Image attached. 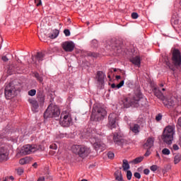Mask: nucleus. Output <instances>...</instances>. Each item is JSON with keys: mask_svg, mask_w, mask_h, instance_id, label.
Instances as JSON below:
<instances>
[{"mask_svg": "<svg viewBox=\"0 0 181 181\" xmlns=\"http://www.w3.org/2000/svg\"><path fill=\"white\" fill-rule=\"evenodd\" d=\"M90 142L93 145V148H95L96 151H98L100 148L101 149H103V148H105V144H104V143L103 142V141H101V139L98 136H95L93 134L90 138Z\"/></svg>", "mask_w": 181, "mask_h": 181, "instance_id": "obj_7", "label": "nucleus"}, {"mask_svg": "<svg viewBox=\"0 0 181 181\" xmlns=\"http://www.w3.org/2000/svg\"><path fill=\"white\" fill-rule=\"evenodd\" d=\"M162 153L163 155L165 156L170 155V150H169L168 148H163L162 150Z\"/></svg>", "mask_w": 181, "mask_h": 181, "instance_id": "obj_33", "label": "nucleus"}, {"mask_svg": "<svg viewBox=\"0 0 181 181\" xmlns=\"http://www.w3.org/2000/svg\"><path fill=\"white\" fill-rule=\"evenodd\" d=\"M153 93H154L156 97L159 98L160 100L165 99V96L163 95V93H162V92L160 90H158V88H156V87L153 88Z\"/></svg>", "mask_w": 181, "mask_h": 181, "instance_id": "obj_19", "label": "nucleus"}, {"mask_svg": "<svg viewBox=\"0 0 181 181\" xmlns=\"http://www.w3.org/2000/svg\"><path fill=\"white\" fill-rule=\"evenodd\" d=\"M106 76L105 74H104V72L99 71L97 72V76H96V79L98 83V84H101V86H103V84H104V80Z\"/></svg>", "mask_w": 181, "mask_h": 181, "instance_id": "obj_14", "label": "nucleus"}, {"mask_svg": "<svg viewBox=\"0 0 181 181\" xmlns=\"http://www.w3.org/2000/svg\"><path fill=\"white\" fill-rule=\"evenodd\" d=\"M149 155H151V151L149 150H147V151L144 154V156H149Z\"/></svg>", "mask_w": 181, "mask_h": 181, "instance_id": "obj_50", "label": "nucleus"}, {"mask_svg": "<svg viewBox=\"0 0 181 181\" xmlns=\"http://www.w3.org/2000/svg\"><path fill=\"white\" fill-rule=\"evenodd\" d=\"M146 103V99H144V95L141 91H137L132 98H126L124 100L123 104L126 108H129V107H138L141 105H144Z\"/></svg>", "mask_w": 181, "mask_h": 181, "instance_id": "obj_1", "label": "nucleus"}, {"mask_svg": "<svg viewBox=\"0 0 181 181\" xmlns=\"http://www.w3.org/2000/svg\"><path fill=\"white\" fill-rule=\"evenodd\" d=\"M3 181H6V178H5Z\"/></svg>", "mask_w": 181, "mask_h": 181, "instance_id": "obj_61", "label": "nucleus"}, {"mask_svg": "<svg viewBox=\"0 0 181 181\" xmlns=\"http://www.w3.org/2000/svg\"><path fill=\"white\" fill-rule=\"evenodd\" d=\"M59 124L62 127H70V124H71V116H70V113H69V112L64 111L62 112L59 119Z\"/></svg>", "mask_w": 181, "mask_h": 181, "instance_id": "obj_5", "label": "nucleus"}, {"mask_svg": "<svg viewBox=\"0 0 181 181\" xmlns=\"http://www.w3.org/2000/svg\"><path fill=\"white\" fill-rule=\"evenodd\" d=\"M158 165H153L150 167V169L152 172H156V170H158Z\"/></svg>", "mask_w": 181, "mask_h": 181, "instance_id": "obj_36", "label": "nucleus"}, {"mask_svg": "<svg viewBox=\"0 0 181 181\" xmlns=\"http://www.w3.org/2000/svg\"><path fill=\"white\" fill-rule=\"evenodd\" d=\"M127 180H131V179H132V172H131V170L127 171Z\"/></svg>", "mask_w": 181, "mask_h": 181, "instance_id": "obj_34", "label": "nucleus"}, {"mask_svg": "<svg viewBox=\"0 0 181 181\" xmlns=\"http://www.w3.org/2000/svg\"><path fill=\"white\" fill-rule=\"evenodd\" d=\"M37 181H45V177H40Z\"/></svg>", "mask_w": 181, "mask_h": 181, "instance_id": "obj_53", "label": "nucleus"}, {"mask_svg": "<svg viewBox=\"0 0 181 181\" xmlns=\"http://www.w3.org/2000/svg\"><path fill=\"white\" fill-rule=\"evenodd\" d=\"M81 181H88V180L86 179H83V180H81Z\"/></svg>", "mask_w": 181, "mask_h": 181, "instance_id": "obj_58", "label": "nucleus"}, {"mask_svg": "<svg viewBox=\"0 0 181 181\" xmlns=\"http://www.w3.org/2000/svg\"><path fill=\"white\" fill-rule=\"evenodd\" d=\"M165 89L163 88V89H162V91H165Z\"/></svg>", "mask_w": 181, "mask_h": 181, "instance_id": "obj_59", "label": "nucleus"}, {"mask_svg": "<svg viewBox=\"0 0 181 181\" xmlns=\"http://www.w3.org/2000/svg\"><path fill=\"white\" fill-rule=\"evenodd\" d=\"M181 160V156L180 154H177L174 157V163L175 165H177L179 162Z\"/></svg>", "mask_w": 181, "mask_h": 181, "instance_id": "obj_29", "label": "nucleus"}, {"mask_svg": "<svg viewBox=\"0 0 181 181\" xmlns=\"http://www.w3.org/2000/svg\"><path fill=\"white\" fill-rule=\"evenodd\" d=\"M30 162H32V158L28 156L23 158L19 160L20 165H28V163H30Z\"/></svg>", "mask_w": 181, "mask_h": 181, "instance_id": "obj_22", "label": "nucleus"}, {"mask_svg": "<svg viewBox=\"0 0 181 181\" xmlns=\"http://www.w3.org/2000/svg\"><path fill=\"white\" fill-rule=\"evenodd\" d=\"M139 129H141V126H139V124H134L130 127V130L135 135H138V134H139L140 132Z\"/></svg>", "mask_w": 181, "mask_h": 181, "instance_id": "obj_20", "label": "nucleus"}, {"mask_svg": "<svg viewBox=\"0 0 181 181\" xmlns=\"http://www.w3.org/2000/svg\"><path fill=\"white\" fill-rule=\"evenodd\" d=\"M174 105H175V101L170 99L168 101V103L165 104V107L168 108H170Z\"/></svg>", "mask_w": 181, "mask_h": 181, "instance_id": "obj_31", "label": "nucleus"}, {"mask_svg": "<svg viewBox=\"0 0 181 181\" xmlns=\"http://www.w3.org/2000/svg\"><path fill=\"white\" fill-rule=\"evenodd\" d=\"M156 121H161L162 120V114H158L156 117Z\"/></svg>", "mask_w": 181, "mask_h": 181, "instance_id": "obj_42", "label": "nucleus"}, {"mask_svg": "<svg viewBox=\"0 0 181 181\" xmlns=\"http://www.w3.org/2000/svg\"><path fill=\"white\" fill-rule=\"evenodd\" d=\"M149 173H150L149 169H148V168L144 169V175H148Z\"/></svg>", "mask_w": 181, "mask_h": 181, "instance_id": "obj_48", "label": "nucleus"}, {"mask_svg": "<svg viewBox=\"0 0 181 181\" xmlns=\"http://www.w3.org/2000/svg\"><path fill=\"white\" fill-rule=\"evenodd\" d=\"M94 112H96L95 115V119H96V121H101V119H104V117L107 115V111L103 107H94L91 118H93Z\"/></svg>", "mask_w": 181, "mask_h": 181, "instance_id": "obj_6", "label": "nucleus"}, {"mask_svg": "<svg viewBox=\"0 0 181 181\" xmlns=\"http://www.w3.org/2000/svg\"><path fill=\"white\" fill-rule=\"evenodd\" d=\"M121 76H116V80H120Z\"/></svg>", "mask_w": 181, "mask_h": 181, "instance_id": "obj_54", "label": "nucleus"}, {"mask_svg": "<svg viewBox=\"0 0 181 181\" xmlns=\"http://www.w3.org/2000/svg\"><path fill=\"white\" fill-rule=\"evenodd\" d=\"M138 16H139V15L137 14V13H132V19H138Z\"/></svg>", "mask_w": 181, "mask_h": 181, "instance_id": "obj_40", "label": "nucleus"}, {"mask_svg": "<svg viewBox=\"0 0 181 181\" xmlns=\"http://www.w3.org/2000/svg\"><path fill=\"white\" fill-rule=\"evenodd\" d=\"M17 173H18V175H22L23 173V168H18L17 169Z\"/></svg>", "mask_w": 181, "mask_h": 181, "instance_id": "obj_43", "label": "nucleus"}, {"mask_svg": "<svg viewBox=\"0 0 181 181\" xmlns=\"http://www.w3.org/2000/svg\"><path fill=\"white\" fill-rule=\"evenodd\" d=\"M115 156V154H114V153L111 151L107 153V157L109 158V159H114Z\"/></svg>", "mask_w": 181, "mask_h": 181, "instance_id": "obj_35", "label": "nucleus"}, {"mask_svg": "<svg viewBox=\"0 0 181 181\" xmlns=\"http://www.w3.org/2000/svg\"><path fill=\"white\" fill-rule=\"evenodd\" d=\"M76 45L72 41H66L62 43V48L65 52H73Z\"/></svg>", "mask_w": 181, "mask_h": 181, "instance_id": "obj_12", "label": "nucleus"}, {"mask_svg": "<svg viewBox=\"0 0 181 181\" xmlns=\"http://www.w3.org/2000/svg\"><path fill=\"white\" fill-rule=\"evenodd\" d=\"M134 176L136 179H141V174L139 173H134Z\"/></svg>", "mask_w": 181, "mask_h": 181, "instance_id": "obj_44", "label": "nucleus"}, {"mask_svg": "<svg viewBox=\"0 0 181 181\" xmlns=\"http://www.w3.org/2000/svg\"><path fill=\"white\" fill-rule=\"evenodd\" d=\"M91 44L93 47H97V46H98V41H97V40H92Z\"/></svg>", "mask_w": 181, "mask_h": 181, "instance_id": "obj_37", "label": "nucleus"}, {"mask_svg": "<svg viewBox=\"0 0 181 181\" xmlns=\"http://www.w3.org/2000/svg\"><path fill=\"white\" fill-rule=\"evenodd\" d=\"M115 177L116 180L124 181V178L122 177V174L119 171H117L116 173H115Z\"/></svg>", "mask_w": 181, "mask_h": 181, "instance_id": "obj_24", "label": "nucleus"}, {"mask_svg": "<svg viewBox=\"0 0 181 181\" xmlns=\"http://www.w3.org/2000/svg\"><path fill=\"white\" fill-rule=\"evenodd\" d=\"M36 151H37V148L35 146L27 144L22 148L21 153L23 155H30V153L36 152Z\"/></svg>", "mask_w": 181, "mask_h": 181, "instance_id": "obj_10", "label": "nucleus"}, {"mask_svg": "<svg viewBox=\"0 0 181 181\" xmlns=\"http://www.w3.org/2000/svg\"><path fill=\"white\" fill-rule=\"evenodd\" d=\"M173 63L176 67L181 66V54L179 49H174L173 52Z\"/></svg>", "mask_w": 181, "mask_h": 181, "instance_id": "obj_9", "label": "nucleus"}, {"mask_svg": "<svg viewBox=\"0 0 181 181\" xmlns=\"http://www.w3.org/2000/svg\"><path fill=\"white\" fill-rule=\"evenodd\" d=\"M113 140L116 145L121 146L124 144V139L118 133H115L113 136Z\"/></svg>", "mask_w": 181, "mask_h": 181, "instance_id": "obj_15", "label": "nucleus"}, {"mask_svg": "<svg viewBox=\"0 0 181 181\" xmlns=\"http://www.w3.org/2000/svg\"><path fill=\"white\" fill-rule=\"evenodd\" d=\"M88 55L90 56V57H97L98 56L97 53L95 52H89Z\"/></svg>", "mask_w": 181, "mask_h": 181, "instance_id": "obj_39", "label": "nucleus"}, {"mask_svg": "<svg viewBox=\"0 0 181 181\" xmlns=\"http://www.w3.org/2000/svg\"><path fill=\"white\" fill-rule=\"evenodd\" d=\"M123 170H128L129 169V163H128V160L124 159L122 164Z\"/></svg>", "mask_w": 181, "mask_h": 181, "instance_id": "obj_26", "label": "nucleus"}, {"mask_svg": "<svg viewBox=\"0 0 181 181\" xmlns=\"http://www.w3.org/2000/svg\"><path fill=\"white\" fill-rule=\"evenodd\" d=\"M37 101L40 107L45 104V95L43 94V92H39L37 94Z\"/></svg>", "mask_w": 181, "mask_h": 181, "instance_id": "obj_18", "label": "nucleus"}, {"mask_svg": "<svg viewBox=\"0 0 181 181\" xmlns=\"http://www.w3.org/2000/svg\"><path fill=\"white\" fill-rule=\"evenodd\" d=\"M64 33L65 36H66V37L70 36V35H71L70 30H69V29H65V30H64Z\"/></svg>", "mask_w": 181, "mask_h": 181, "instance_id": "obj_38", "label": "nucleus"}, {"mask_svg": "<svg viewBox=\"0 0 181 181\" xmlns=\"http://www.w3.org/2000/svg\"><path fill=\"white\" fill-rule=\"evenodd\" d=\"M18 63H22V62L21 60H19V59L18 60Z\"/></svg>", "mask_w": 181, "mask_h": 181, "instance_id": "obj_57", "label": "nucleus"}, {"mask_svg": "<svg viewBox=\"0 0 181 181\" xmlns=\"http://www.w3.org/2000/svg\"><path fill=\"white\" fill-rule=\"evenodd\" d=\"M130 62L137 66V67H141V58L139 57H134L130 59Z\"/></svg>", "mask_w": 181, "mask_h": 181, "instance_id": "obj_21", "label": "nucleus"}, {"mask_svg": "<svg viewBox=\"0 0 181 181\" xmlns=\"http://www.w3.org/2000/svg\"><path fill=\"white\" fill-rule=\"evenodd\" d=\"M154 142H155V138L148 137L147 139V141H146V143L144 144V147L146 149H151V148H152V146H153Z\"/></svg>", "mask_w": 181, "mask_h": 181, "instance_id": "obj_17", "label": "nucleus"}, {"mask_svg": "<svg viewBox=\"0 0 181 181\" xmlns=\"http://www.w3.org/2000/svg\"><path fill=\"white\" fill-rule=\"evenodd\" d=\"M173 149L174 151H179V146H177V144H174V145L173 146Z\"/></svg>", "mask_w": 181, "mask_h": 181, "instance_id": "obj_46", "label": "nucleus"}, {"mask_svg": "<svg viewBox=\"0 0 181 181\" xmlns=\"http://www.w3.org/2000/svg\"><path fill=\"white\" fill-rule=\"evenodd\" d=\"M28 103L32 105V110L33 112H37V110L39 109V106L40 105L37 100L35 98L28 99Z\"/></svg>", "mask_w": 181, "mask_h": 181, "instance_id": "obj_13", "label": "nucleus"}, {"mask_svg": "<svg viewBox=\"0 0 181 181\" xmlns=\"http://www.w3.org/2000/svg\"><path fill=\"white\" fill-rule=\"evenodd\" d=\"M35 4H37V6H40L42 5V0H35Z\"/></svg>", "mask_w": 181, "mask_h": 181, "instance_id": "obj_45", "label": "nucleus"}, {"mask_svg": "<svg viewBox=\"0 0 181 181\" xmlns=\"http://www.w3.org/2000/svg\"><path fill=\"white\" fill-rule=\"evenodd\" d=\"M60 115L59 106L50 104L44 113V118H56Z\"/></svg>", "mask_w": 181, "mask_h": 181, "instance_id": "obj_3", "label": "nucleus"}, {"mask_svg": "<svg viewBox=\"0 0 181 181\" xmlns=\"http://www.w3.org/2000/svg\"><path fill=\"white\" fill-rule=\"evenodd\" d=\"M50 149H57V145L56 144H52L50 146H49Z\"/></svg>", "mask_w": 181, "mask_h": 181, "instance_id": "obj_47", "label": "nucleus"}, {"mask_svg": "<svg viewBox=\"0 0 181 181\" xmlns=\"http://www.w3.org/2000/svg\"><path fill=\"white\" fill-rule=\"evenodd\" d=\"M108 78H111V75H107Z\"/></svg>", "mask_w": 181, "mask_h": 181, "instance_id": "obj_56", "label": "nucleus"}, {"mask_svg": "<svg viewBox=\"0 0 181 181\" xmlns=\"http://www.w3.org/2000/svg\"><path fill=\"white\" fill-rule=\"evenodd\" d=\"M15 86L12 84L11 83H8L4 90V95L6 98V100H11L15 95Z\"/></svg>", "mask_w": 181, "mask_h": 181, "instance_id": "obj_8", "label": "nucleus"}, {"mask_svg": "<svg viewBox=\"0 0 181 181\" xmlns=\"http://www.w3.org/2000/svg\"><path fill=\"white\" fill-rule=\"evenodd\" d=\"M1 59H2L3 62H8V60H9V59H8V57H6V56L2 57Z\"/></svg>", "mask_w": 181, "mask_h": 181, "instance_id": "obj_49", "label": "nucleus"}, {"mask_svg": "<svg viewBox=\"0 0 181 181\" xmlns=\"http://www.w3.org/2000/svg\"><path fill=\"white\" fill-rule=\"evenodd\" d=\"M1 139H2V137H1V136H0V141H1Z\"/></svg>", "mask_w": 181, "mask_h": 181, "instance_id": "obj_62", "label": "nucleus"}, {"mask_svg": "<svg viewBox=\"0 0 181 181\" xmlns=\"http://www.w3.org/2000/svg\"><path fill=\"white\" fill-rule=\"evenodd\" d=\"M173 135H175V127L168 126L165 128L163 134V141L170 145L173 141Z\"/></svg>", "mask_w": 181, "mask_h": 181, "instance_id": "obj_4", "label": "nucleus"}, {"mask_svg": "<svg viewBox=\"0 0 181 181\" xmlns=\"http://www.w3.org/2000/svg\"><path fill=\"white\" fill-rule=\"evenodd\" d=\"M28 95H30V97H34V95H36V89H31L28 91Z\"/></svg>", "mask_w": 181, "mask_h": 181, "instance_id": "obj_32", "label": "nucleus"}, {"mask_svg": "<svg viewBox=\"0 0 181 181\" xmlns=\"http://www.w3.org/2000/svg\"><path fill=\"white\" fill-rule=\"evenodd\" d=\"M33 167L35 168V169L37 168V163H34Z\"/></svg>", "mask_w": 181, "mask_h": 181, "instance_id": "obj_52", "label": "nucleus"}, {"mask_svg": "<svg viewBox=\"0 0 181 181\" xmlns=\"http://www.w3.org/2000/svg\"><path fill=\"white\" fill-rule=\"evenodd\" d=\"M8 160V152L4 147L0 148V162Z\"/></svg>", "mask_w": 181, "mask_h": 181, "instance_id": "obj_16", "label": "nucleus"}, {"mask_svg": "<svg viewBox=\"0 0 181 181\" xmlns=\"http://www.w3.org/2000/svg\"><path fill=\"white\" fill-rule=\"evenodd\" d=\"M160 87H163V84H160Z\"/></svg>", "mask_w": 181, "mask_h": 181, "instance_id": "obj_60", "label": "nucleus"}, {"mask_svg": "<svg viewBox=\"0 0 181 181\" xmlns=\"http://www.w3.org/2000/svg\"><path fill=\"white\" fill-rule=\"evenodd\" d=\"M177 124H178L180 127H181V117H180V118L178 119Z\"/></svg>", "mask_w": 181, "mask_h": 181, "instance_id": "obj_51", "label": "nucleus"}, {"mask_svg": "<svg viewBox=\"0 0 181 181\" xmlns=\"http://www.w3.org/2000/svg\"><path fill=\"white\" fill-rule=\"evenodd\" d=\"M114 71H117V69H114Z\"/></svg>", "mask_w": 181, "mask_h": 181, "instance_id": "obj_63", "label": "nucleus"}, {"mask_svg": "<svg viewBox=\"0 0 181 181\" xmlns=\"http://www.w3.org/2000/svg\"><path fill=\"white\" fill-rule=\"evenodd\" d=\"M142 160H144V156H140L130 161L129 163H133L134 165H138V163H141Z\"/></svg>", "mask_w": 181, "mask_h": 181, "instance_id": "obj_23", "label": "nucleus"}, {"mask_svg": "<svg viewBox=\"0 0 181 181\" xmlns=\"http://www.w3.org/2000/svg\"><path fill=\"white\" fill-rule=\"evenodd\" d=\"M124 81H120L119 82V84H117V85H116L115 83H112V85H111V87H112V88H121V87H122V86H124Z\"/></svg>", "mask_w": 181, "mask_h": 181, "instance_id": "obj_27", "label": "nucleus"}, {"mask_svg": "<svg viewBox=\"0 0 181 181\" xmlns=\"http://www.w3.org/2000/svg\"><path fill=\"white\" fill-rule=\"evenodd\" d=\"M43 57H45V54H43V52H37L36 55V59L38 60V62L43 61Z\"/></svg>", "mask_w": 181, "mask_h": 181, "instance_id": "obj_28", "label": "nucleus"}, {"mask_svg": "<svg viewBox=\"0 0 181 181\" xmlns=\"http://www.w3.org/2000/svg\"><path fill=\"white\" fill-rule=\"evenodd\" d=\"M109 122L108 127L110 129L116 128L117 127V114L111 113L108 117Z\"/></svg>", "mask_w": 181, "mask_h": 181, "instance_id": "obj_11", "label": "nucleus"}, {"mask_svg": "<svg viewBox=\"0 0 181 181\" xmlns=\"http://www.w3.org/2000/svg\"><path fill=\"white\" fill-rule=\"evenodd\" d=\"M9 179H11V180H15V177H13V176H10Z\"/></svg>", "mask_w": 181, "mask_h": 181, "instance_id": "obj_55", "label": "nucleus"}, {"mask_svg": "<svg viewBox=\"0 0 181 181\" xmlns=\"http://www.w3.org/2000/svg\"><path fill=\"white\" fill-rule=\"evenodd\" d=\"M60 33V31H59V30L55 29L53 30V33H52L51 35H49V37L50 39H56V37H57V36H59V34Z\"/></svg>", "mask_w": 181, "mask_h": 181, "instance_id": "obj_25", "label": "nucleus"}, {"mask_svg": "<svg viewBox=\"0 0 181 181\" xmlns=\"http://www.w3.org/2000/svg\"><path fill=\"white\" fill-rule=\"evenodd\" d=\"M34 76L40 83H43V77L40 76L38 73H35Z\"/></svg>", "mask_w": 181, "mask_h": 181, "instance_id": "obj_30", "label": "nucleus"}, {"mask_svg": "<svg viewBox=\"0 0 181 181\" xmlns=\"http://www.w3.org/2000/svg\"><path fill=\"white\" fill-rule=\"evenodd\" d=\"M71 151L73 153L78 155L80 158H87L91 153V150L90 148L81 146V145H74L71 147Z\"/></svg>", "mask_w": 181, "mask_h": 181, "instance_id": "obj_2", "label": "nucleus"}, {"mask_svg": "<svg viewBox=\"0 0 181 181\" xmlns=\"http://www.w3.org/2000/svg\"><path fill=\"white\" fill-rule=\"evenodd\" d=\"M166 64H167L168 67H169V69H170V70L175 71V69L173 68V66H172V64H170V62H167Z\"/></svg>", "mask_w": 181, "mask_h": 181, "instance_id": "obj_41", "label": "nucleus"}]
</instances>
